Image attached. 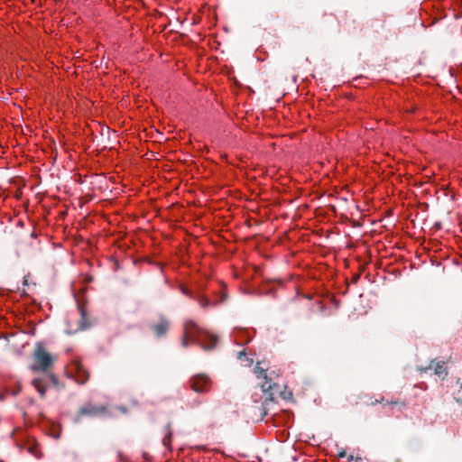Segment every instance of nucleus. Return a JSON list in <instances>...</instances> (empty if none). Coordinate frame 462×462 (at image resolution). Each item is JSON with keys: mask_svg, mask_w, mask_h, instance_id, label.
<instances>
[{"mask_svg": "<svg viewBox=\"0 0 462 462\" xmlns=\"http://www.w3.org/2000/svg\"><path fill=\"white\" fill-rule=\"evenodd\" d=\"M216 427H217V422H209V423H208V425H207V428H208V429H214V428H216Z\"/></svg>", "mask_w": 462, "mask_h": 462, "instance_id": "2eb2a0df", "label": "nucleus"}, {"mask_svg": "<svg viewBox=\"0 0 462 462\" xmlns=\"http://www.w3.org/2000/svg\"><path fill=\"white\" fill-rule=\"evenodd\" d=\"M391 403L399 404V402H392ZM400 404L404 405V403H403V402H400Z\"/></svg>", "mask_w": 462, "mask_h": 462, "instance_id": "aec40b11", "label": "nucleus"}, {"mask_svg": "<svg viewBox=\"0 0 462 462\" xmlns=\"http://www.w3.org/2000/svg\"><path fill=\"white\" fill-rule=\"evenodd\" d=\"M32 2H34L35 0H32Z\"/></svg>", "mask_w": 462, "mask_h": 462, "instance_id": "412c9836", "label": "nucleus"}, {"mask_svg": "<svg viewBox=\"0 0 462 462\" xmlns=\"http://www.w3.org/2000/svg\"><path fill=\"white\" fill-rule=\"evenodd\" d=\"M106 412V408L104 405H96L93 403H86L79 410V417H94Z\"/></svg>", "mask_w": 462, "mask_h": 462, "instance_id": "0eeeda50", "label": "nucleus"}, {"mask_svg": "<svg viewBox=\"0 0 462 462\" xmlns=\"http://www.w3.org/2000/svg\"><path fill=\"white\" fill-rule=\"evenodd\" d=\"M183 328L182 346L187 347L189 344H198L204 350H211L216 347L218 341L217 337L203 329L194 320L187 319Z\"/></svg>", "mask_w": 462, "mask_h": 462, "instance_id": "f03ea898", "label": "nucleus"}, {"mask_svg": "<svg viewBox=\"0 0 462 462\" xmlns=\"http://www.w3.org/2000/svg\"><path fill=\"white\" fill-rule=\"evenodd\" d=\"M163 439H162V444L163 446L168 449L171 450V442H172V429L171 425L168 423L163 430Z\"/></svg>", "mask_w": 462, "mask_h": 462, "instance_id": "9d476101", "label": "nucleus"}, {"mask_svg": "<svg viewBox=\"0 0 462 462\" xmlns=\"http://www.w3.org/2000/svg\"><path fill=\"white\" fill-rule=\"evenodd\" d=\"M65 374L79 384L86 383L90 377L88 368L78 358L72 359L65 366Z\"/></svg>", "mask_w": 462, "mask_h": 462, "instance_id": "20e7f679", "label": "nucleus"}, {"mask_svg": "<svg viewBox=\"0 0 462 462\" xmlns=\"http://www.w3.org/2000/svg\"><path fill=\"white\" fill-rule=\"evenodd\" d=\"M189 384L196 393H208L211 389L212 381L205 374H197L189 379Z\"/></svg>", "mask_w": 462, "mask_h": 462, "instance_id": "423d86ee", "label": "nucleus"}, {"mask_svg": "<svg viewBox=\"0 0 462 462\" xmlns=\"http://www.w3.org/2000/svg\"><path fill=\"white\" fill-rule=\"evenodd\" d=\"M461 388H462V384H461Z\"/></svg>", "mask_w": 462, "mask_h": 462, "instance_id": "4be33fe9", "label": "nucleus"}, {"mask_svg": "<svg viewBox=\"0 0 462 462\" xmlns=\"http://www.w3.org/2000/svg\"><path fill=\"white\" fill-rule=\"evenodd\" d=\"M254 374L256 377L261 381V389L263 393H268L269 398L273 399V396L279 392V385L277 383L273 382L272 377H269L267 374V370L261 366L260 363H257L254 369Z\"/></svg>", "mask_w": 462, "mask_h": 462, "instance_id": "39448f33", "label": "nucleus"}, {"mask_svg": "<svg viewBox=\"0 0 462 462\" xmlns=\"http://www.w3.org/2000/svg\"><path fill=\"white\" fill-rule=\"evenodd\" d=\"M13 438L20 448L25 449L33 457H42V451L39 443L32 437L26 435L22 429H15L13 431Z\"/></svg>", "mask_w": 462, "mask_h": 462, "instance_id": "7ed1b4c3", "label": "nucleus"}, {"mask_svg": "<svg viewBox=\"0 0 462 462\" xmlns=\"http://www.w3.org/2000/svg\"><path fill=\"white\" fill-rule=\"evenodd\" d=\"M292 413L289 411H283L282 414H273V421L276 424H288L291 419Z\"/></svg>", "mask_w": 462, "mask_h": 462, "instance_id": "9b49d317", "label": "nucleus"}, {"mask_svg": "<svg viewBox=\"0 0 462 462\" xmlns=\"http://www.w3.org/2000/svg\"><path fill=\"white\" fill-rule=\"evenodd\" d=\"M152 328L157 337H162L167 333L170 322L167 319L161 318Z\"/></svg>", "mask_w": 462, "mask_h": 462, "instance_id": "1a4fd4ad", "label": "nucleus"}, {"mask_svg": "<svg viewBox=\"0 0 462 462\" xmlns=\"http://www.w3.org/2000/svg\"><path fill=\"white\" fill-rule=\"evenodd\" d=\"M79 310L80 312V315H81L82 319H85V315H86V311H85L84 306L83 305H79Z\"/></svg>", "mask_w": 462, "mask_h": 462, "instance_id": "4468645a", "label": "nucleus"}, {"mask_svg": "<svg viewBox=\"0 0 462 462\" xmlns=\"http://www.w3.org/2000/svg\"><path fill=\"white\" fill-rule=\"evenodd\" d=\"M119 458H120V460H125V457L122 454H119Z\"/></svg>", "mask_w": 462, "mask_h": 462, "instance_id": "a211bd4d", "label": "nucleus"}, {"mask_svg": "<svg viewBox=\"0 0 462 462\" xmlns=\"http://www.w3.org/2000/svg\"><path fill=\"white\" fill-rule=\"evenodd\" d=\"M181 291H182V292H183L184 294H186V295H188V296H189V297L191 296V295H190V293H189V291L187 289L182 288V289H181Z\"/></svg>", "mask_w": 462, "mask_h": 462, "instance_id": "f3484780", "label": "nucleus"}, {"mask_svg": "<svg viewBox=\"0 0 462 462\" xmlns=\"http://www.w3.org/2000/svg\"><path fill=\"white\" fill-rule=\"evenodd\" d=\"M56 356L50 354L42 344L38 343L32 353V364L31 365V370L33 372H44L46 373L42 377H38L32 380V385L37 390L41 397H44L47 389L51 385L56 386L58 384V379L53 374L49 373L52 367Z\"/></svg>", "mask_w": 462, "mask_h": 462, "instance_id": "f257e3e1", "label": "nucleus"}, {"mask_svg": "<svg viewBox=\"0 0 462 462\" xmlns=\"http://www.w3.org/2000/svg\"><path fill=\"white\" fill-rule=\"evenodd\" d=\"M85 328V325L84 324H80L79 326V328H75V329H71L69 332H74V331H77L78 329H83Z\"/></svg>", "mask_w": 462, "mask_h": 462, "instance_id": "dca6fc26", "label": "nucleus"}, {"mask_svg": "<svg viewBox=\"0 0 462 462\" xmlns=\"http://www.w3.org/2000/svg\"><path fill=\"white\" fill-rule=\"evenodd\" d=\"M237 358L241 362H245L246 365H250L253 363V359L247 356V354L245 350L238 352Z\"/></svg>", "mask_w": 462, "mask_h": 462, "instance_id": "ddd939ff", "label": "nucleus"}, {"mask_svg": "<svg viewBox=\"0 0 462 462\" xmlns=\"http://www.w3.org/2000/svg\"><path fill=\"white\" fill-rule=\"evenodd\" d=\"M226 299V289L225 287L221 288L218 294L217 295V298L213 300H210L207 296L205 295H199L197 298V300L201 308L207 309L210 306H216L221 302H223Z\"/></svg>", "mask_w": 462, "mask_h": 462, "instance_id": "6e6552de", "label": "nucleus"}, {"mask_svg": "<svg viewBox=\"0 0 462 462\" xmlns=\"http://www.w3.org/2000/svg\"><path fill=\"white\" fill-rule=\"evenodd\" d=\"M375 402H383V398H381L380 400H376Z\"/></svg>", "mask_w": 462, "mask_h": 462, "instance_id": "6ab92c4d", "label": "nucleus"}, {"mask_svg": "<svg viewBox=\"0 0 462 462\" xmlns=\"http://www.w3.org/2000/svg\"><path fill=\"white\" fill-rule=\"evenodd\" d=\"M432 367V365H430ZM435 374L439 376H446L448 374V368L445 362H437L433 365Z\"/></svg>", "mask_w": 462, "mask_h": 462, "instance_id": "f8f14e48", "label": "nucleus"}]
</instances>
